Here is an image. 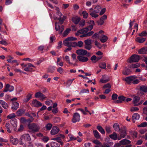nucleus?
Listing matches in <instances>:
<instances>
[{
	"label": "nucleus",
	"mask_w": 147,
	"mask_h": 147,
	"mask_svg": "<svg viewBox=\"0 0 147 147\" xmlns=\"http://www.w3.org/2000/svg\"><path fill=\"white\" fill-rule=\"evenodd\" d=\"M118 99H119L121 101H122V102L123 101L125 100V97L123 96H120L118 97Z\"/></svg>",
	"instance_id": "55"
},
{
	"label": "nucleus",
	"mask_w": 147,
	"mask_h": 147,
	"mask_svg": "<svg viewBox=\"0 0 147 147\" xmlns=\"http://www.w3.org/2000/svg\"><path fill=\"white\" fill-rule=\"evenodd\" d=\"M0 104L5 109H6L8 108V106L7 104L3 100H0Z\"/></svg>",
	"instance_id": "32"
},
{
	"label": "nucleus",
	"mask_w": 147,
	"mask_h": 147,
	"mask_svg": "<svg viewBox=\"0 0 147 147\" xmlns=\"http://www.w3.org/2000/svg\"><path fill=\"white\" fill-rule=\"evenodd\" d=\"M10 141L13 144H17L18 143V140L16 138H14L11 136L10 138Z\"/></svg>",
	"instance_id": "20"
},
{
	"label": "nucleus",
	"mask_w": 147,
	"mask_h": 147,
	"mask_svg": "<svg viewBox=\"0 0 147 147\" xmlns=\"http://www.w3.org/2000/svg\"><path fill=\"white\" fill-rule=\"evenodd\" d=\"M32 104L33 106L37 107L42 106V103L36 99L33 100L32 102Z\"/></svg>",
	"instance_id": "15"
},
{
	"label": "nucleus",
	"mask_w": 147,
	"mask_h": 147,
	"mask_svg": "<svg viewBox=\"0 0 147 147\" xmlns=\"http://www.w3.org/2000/svg\"><path fill=\"white\" fill-rule=\"evenodd\" d=\"M65 59L66 62L68 63L69 64H72V63L70 62L69 57L68 56H65Z\"/></svg>",
	"instance_id": "61"
},
{
	"label": "nucleus",
	"mask_w": 147,
	"mask_h": 147,
	"mask_svg": "<svg viewBox=\"0 0 147 147\" xmlns=\"http://www.w3.org/2000/svg\"><path fill=\"white\" fill-rule=\"evenodd\" d=\"M80 120V116L79 114L77 113H74L73 114V117L71 120L72 122L73 123H75L79 121Z\"/></svg>",
	"instance_id": "9"
},
{
	"label": "nucleus",
	"mask_w": 147,
	"mask_h": 147,
	"mask_svg": "<svg viewBox=\"0 0 147 147\" xmlns=\"http://www.w3.org/2000/svg\"><path fill=\"white\" fill-rule=\"evenodd\" d=\"M20 144H23L25 141H29L31 140L30 135L28 134H25L23 135L20 138Z\"/></svg>",
	"instance_id": "6"
},
{
	"label": "nucleus",
	"mask_w": 147,
	"mask_h": 147,
	"mask_svg": "<svg viewBox=\"0 0 147 147\" xmlns=\"http://www.w3.org/2000/svg\"><path fill=\"white\" fill-rule=\"evenodd\" d=\"M35 67L34 66L30 63L25 64L24 65V67H25L24 69V70L26 71H31L32 69V68L31 67Z\"/></svg>",
	"instance_id": "14"
},
{
	"label": "nucleus",
	"mask_w": 147,
	"mask_h": 147,
	"mask_svg": "<svg viewBox=\"0 0 147 147\" xmlns=\"http://www.w3.org/2000/svg\"><path fill=\"white\" fill-rule=\"evenodd\" d=\"M122 145H125L131 143V142L126 139H124L120 141Z\"/></svg>",
	"instance_id": "29"
},
{
	"label": "nucleus",
	"mask_w": 147,
	"mask_h": 147,
	"mask_svg": "<svg viewBox=\"0 0 147 147\" xmlns=\"http://www.w3.org/2000/svg\"><path fill=\"white\" fill-rule=\"evenodd\" d=\"M32 94L30 93L28 94L26 96V100L25 101L26 102H28L31 98Z\"/></svg>",
	"instance_id": "54"
},
{
	"label": "nucleus",
	"mask_w": 147,
	"mask_h": 147,
	"mask_svg": "<svg viewBox=\"0 0 147 147\" xmlns=\"http://www.w3.org/2000/svg\"><path fill=\"white\" fill-rule=\"evenodd\" d=\"M57 16V19H59L61 18L62 14L59 11H58L56 13Z\"/></svg>",
	"instance_id": "46"
},
{
	"label": "nucleus",
	"mask_w": 147,
	"mask_h": 147,
	"mask_svg": "<svg viewBox=\"0 0 147 147\" xmlns=\"http://www.w3.org/2000/svg\"><path fill=\"white\" fill-rule=\"evenodd\" d=\"M76 53L78 55V56H85L87 55L88 57L90 56V53L88 52V51L84 49H80L77 50L76 51Z\"/></svg>",
	"instance_id": "5"
},
{
	"label": "nucleus",
	"mask_w": 147,
	"mask_h": 147,
	"mask_svg": "<svg viewBox=\"0 0 147 147\" xmlns=\"http://www.w3.org/2000/svg\"><path fill=\"white\" fill-rule=\"evenodd\" d=\"M113 127L115 131L117 132H119L121 129V127H120L119 125L117 123L114 124L113 125Z\"/></svg>",
	"instance_id": "19"
},
{
	"label": "nucleus",
	"mask_w": 147,
	"mask_h": 147,
	"mask_svg": "<svg viewBox=\"0 0 147 147\" xmlns=\"http://www.w3.org/2000/svg\"><path fill=\"white\" fill-rule=\"evenodd\" d=\"M77 39L76 38L73 37H68L63 41V45L68 47H75L76 45L75 42H69L70 40H76Z\"/></svg>",
	"instance_id": "1"
},
{
	"label": "nucleus",
	"mask_w": 147,
	"mask_h": 147,
	"mask_svg": "<svg viewBox=\"0 0 147 147\" xmlns=\"http://www.w3.org/2000/svg\"><path fill=\"white\" fill-rule=\"evenodd\" d=\"M139 108L137 107H132L130 109V111L131 112L139 110Z\"/></svg>",
	"instance_id": "62"
},
{
	"label": "nucleus",
	"mask_w": 147,
	"mask_h": 147,
	"mask_svg": "<svg viewBox=\"0 0 147 147\" xmlns=\"http://www.w3.org/2000/svg\"><path fill=\"white\" fill-rule=\"evenodd\" d=\"M105 129L106 131L109 133L111 132V127L109 126H107L105 127Z\"/></svg>",
	"instance_id": "51"
},
{
	"label": "nucleus",
	"mask_w": 147,
	"mask_h": 147,
	"mask_svg": "<svg viewBox=\"0 0 147 147\" xmlns=\"http://www.w3.org/2000/svg\"><path fill=\"white\" fill-rule=\"evenodd\" d=\"M99 66L101 68L105 69L106 67V65L105 63L102 62L99 64Z\"/></svg>",
	"instance_id": "41"
},
{
	"label": "nucleus",
	"mask_w": 147,
	"mask_h": 147,
	"mask_svg": "<svg viewBox=\"0 0 147 147\" xmlns=\"http://www.w3.org/2000/svg\"><path fill=\"white\" fill-rule=\"evenodd\" d=\"M51 147H59L60 145L57 142H52L51 143Z\"/></svg>",
	"instance_id": "39"
},
{
	"label": "nucleus",
	"mask_w": 147,
	"mask_h": 147,
	"mask_svg": "<svg viewBox=\"0 0 147 147\" xmlns=\"http://www.w3.org/2000/svg\"><path fill=\"white\" fill-rule=\"evenodd\" d=\"M100 35L98 33H95L92 36V38H99L100 37Z\"/></svg>",
	"instance_id": "49"
},
{
	"label": "nucleus",
	"mask_w": 147,
	"mask_h": 147,
	"mask_svg": "<svg viewBox=\"0 0 147 147\" xmlns=\"http://www.w3.org/2000/svg\"><path fill=\"white\" fill-rule=\"evenodd\" d=\"M144 113L147 115V107H144L143 109Z\"/></svg>",
	"instance_id": "64"
},
{
	"label": "nucleus",
	"mask_w": 147,
	"mask_h": 147,
	"mask_svg": "<svg viewBox=\"0 0 147 147\" xmlns=\"http://www.w3.org/2000/svg\"><path fill=\"white\" fill-rule=\"evenodd\" d=\"M66 18V16H64L63 17V18H61L59 19H58V20H59V22L58 23V24H63V23L64 20Z\"/></svg>",
	"instance_id": "38"
},
{
	"label": "nucleus",
	"mask_w": 147,
	"mask_h": 147,
	"mask_svg": "<svg viewBox=\"0 0 147 147\" xmlns=\"http://www.w3.org/2000/svg\"><path fill=\"white\" fill-rule=\"evenodd\" d=\"M137 78V76H133L126 77L124 79V80L129 84H130L131 82L134 84H137L140 82L138 80H136Z\"/></svg>",
	"instance_id": "2"
},
{
	"label": "nucleus",
	"mask_w": 147,
	"mask_h": 147,
	"mask_svg": "<svg viewBox=\"0 0 147 147\" xmlns=\"http://www.w3.org/2000/svg\"><path fill=\"white\" fill-rule=\"evenodd\" d=\"M107 16L106 15H104L101 17L100 20L97 21L96 23L98 25H102L104 23V21L107 19Z\"/></svg>",
	"instance_id": "12"
},
{
	"label": "nucleus",
	"mask_w": 147,
	"mask_h": 147,
	"mask_svg": "<svg viewBox=\"0 0 147 147\" xmlns=\"http://www.w3.org/2000/svg\"><path fill=\"white\" fill-rule=\"evenodd\" d=\"M98 11H96L95 10L92 11H90V15L93 17L96 18L98 17V15L96 14V13H98Z\"/></svg>",
	"instance_id": "28"
},
{
	"label": "nucleus",
	"mask_w": 147,
	"mask_h": 147,
	"mask_svg": "<svg viewBox=\"0 0 147 147\" xmlns=\"http://www.w3.org/2000/svg\"><path fill=\"white\" fill-rule=\"evenodd\" d=\"M16 116L15 114L14 113H13L8 115L7 118L8 119H11L15 117Z\"/></svg>",
	"instance_id": "48"
},
{
	"label": "nucleus",
	"mask_w": 147,
	"mask_h": 147,
	"mask_svg": "<svg viewBox=\"0 0 147 147\" xmlns=\"http://www.w3.org/2000/svg\"><path fill=\"white\" fill-rule=\"evenodd\" d=\"M89 29L88 27L80 29L77 32L76 34L77 36H78L80 34H86L88 31Z\"/></svg>",
	"instance_id": "13"
},
{
	"label": "nucleus",
	"mask_w": 147,
	"mask_h": 147,
	"mask_svg": "<svg viewBox=\"0 0 147 147\" xmlns=\"http://www.w3.org/2000/svg\"><path fill=\"white\" fill-rule=\"evenodd\" d=\"M131 71L130 69L125 67V69L122 72V73L124 75L127 76L130 74Z\"/></svg>",
	"instance_id": "24"
},
{
	"label": "nucleus",
	"mask_w": 147,
	"mask_h": 147,
	"mask_svg": "<svg viewBox=\"0 0 147 147\" xmlns=\"http://www.w3.org/2000/svg\"><path fill=\"white\" fill-rule=\"evenodd\" d=\"M146 40L145 38H140L139 37L136 39V41L140 43H142L144 42Z\"/></svg>",
	"instance_id": "35"
},
{
	"label": "nucleus",
	"mask_w": 147,
	"mask_h": 147,
	"mask_svg": "<svg viewBox=\"0 0 147 147\" xmlns=\"http://www.w3.org/2000/svg\"><path fill=\"white\" fill-rule=\"evenodd\" d=\"M85 24V21L84 20H82L79 23V27H82L84 26Z\"/></svg>",
	"instance_id": "56"
},
{
	"label": "nucleus",
	"mask_w": 147,
	"mask_h": 147,
	"mask_svg": "<svg viewBox=\"0 0 147 147\" xmlns=\"http://www.w3.org/2000/svg\"><path fill=\"white\" fill-rule=\"evenodd\" d=\"M147 35V33L146 31H142L141 33L139 34V35L141 36H146Z\"/></svg>",
	"instance_id": "53"
},
{
	"label": "nucleus",
	"mask_w": 147,
	"mask_h": 147,
	"mask_svg": "<svg viewBox=\"0 0 147 147\" xmlns=\"http://www.w3.org/2000/svg\"><path fill=\"white\" fill-rule=\"evenodd\" d=\"M108 37L106 36L103 34H101L99 38L100 40L102 42L104 43L107 40Z\"/></svg>",
	"instance_id": "18"
},
{
	"label": "nucleus",
	"mask_w": 147,
	"mask_h": 147,
	"mask_svg": "<svg viewBox=\"0 0 147 147\" xmlns=\"http://www.w3.org/2000/svg\"><path fill=\"white\" fill-rule=\"evenodd\" d=\"M55 29L57 31H59V33L61 34L64 29V26L63 25H60L57 22L55 23Z\"/></svg>",
	"instance_id": "10"
},
{
	"label": "nucleus",
	"mask_w": 147,
	"mask_h": 147,
	"mask_svg": "<svg viewBox=\"0 0 147 147\" xmlns=\"http://www.w3.org/2000/svg\"><path fill=\"white\" fill-rule=\"evenodd\" d=\"M70 28H67L63 32V36H66L71 31Z\"/></svg>",
	"instance_id": "42"
},
{
	"label": "nucleus",
	"mask_w": 147,
	"mask_h": 147,
	"mask_svg": "<svg viewBox=\"0 0 147 147\" xmlns=\"http://www.w3.org/2000/svg\"><path fill=\"white\" fill-rule=\"evenodd\" d=\"M82 14L83 18H87L88 16V13L86 11H83L82 12Z\"/></svg>",
	"instance_id": "47"
},
{
	"label": "nucleus",
	"mask_w": 147,
	"mask_h": 147,
	"mask_svg": "<svg viewBox=\"0 0 147 147\" xmlns=\"http://www.w3.org/2000/svg\"><path fill=\"white\" fill-rule=\"evenodd\" d=\"M62 45V41H60L58 42V46L57 47V48L58 49H59L61 48Z\"/></svg>",
	"instance_id": "63"
},
{
	"label": "nucleus",
	"mask_w": 147,
	"mask_h": 147,
	"mask_svg": "<svg viewBox=\"0 0 147 147\" xmlns=\"http://www.w3.org/2000/svg\"><path fill=\"white\" fill-rule=\"evenodd\" d=\"M25 111L23 109H20L16 113L17 115L18 116H22L24 113Z\"/></svg>",
	"instance_id": "34"
},
{
	"label": "nucleus",
	"mask_w": 147,
	"mask_h": 147,
	"mask_svg": "<svg viewBox=\"0 0 147 147\" xmlns=\"http://www.w3.org/2000/svg\"><path fill=\"white\" fill-rule=\"evenodd\" d=\"M109 137L114 140H117L118 139L117 134L115 132H113L112 134L110 135Z\"/></svg>",
	"instance_id": "30"
},
{
	"label": "nucleus",
	"mask_w": 147,
	"mask_h": 147,
	"mask_svg": "<svg viewBox=\"0 0 147 147\" xmlns=\"http://www.w3.org/2000/svg\"><path fill=\"white\" fill-rule=\"evenodd\" d=\"M52 127V125L51 123L47 124L46 126V127L47 129L48 130H50Z\"/></svg>",
	"instance_id": "50"
},
{
	"label": "nucleus",
	"mask_w": 147,
	"mask_h": 147,
	"mask_svg": "<svg viewBox=\"0 0 147 147\" xmlns=\"http://www.w3.org/2000/svg\"><path fill=\"white\" fill-rule=\"evenodd\" d=\"M92 142L100 146L101 145V143L99 141L97 140H94Z\"/></svg>",
	"instance_id": "52"
},
{
	"label": "nucleus",
	"mask_w": 147,
	"mask_h": 147,
	"mask_svg": "<svg viewBox=\"0 0 147 147\" xmlns=\"http://www.w3.org/2000/svg\"><path fill=\"white\" fill-rule=\"evenodd\" d=\"M117 97L118 95L117 94H113L112 96V99L113 100H115L117 98Z\"/></svg>",
	"instance_id": "57"
},
{
	"label": "nucleus",
	"mask_w": 147,
	"mask_h": 147,
	"mask_svg": "<svg viewBox=\"0 0 147 147\" xmlns=\"http://www.w3.org/2000/svg\"><path fill=\"white\" fill-rule=\"evenodd\" d=\"M54 68V67H52L49 68L48 69V71L51 73H53L55 70Z\"/></svg>",
	"instance_id": "58"
},
{
	"label": "nucleus",
	"mask_w": 147,
	"mask_h": 147,
	"mask_svg": "<svg viewBox=\"0 0 147 147\" xmlns=\"http://www.w3.org/2000/svg\"><path fill=\"white\" fill-rule=\"evenodd\" d=\"M139 89L140 91L143 92H147V87L146 86L142 85L140 87Z\"/></svg>",
	"instance_id": "33"
},
{
	"label": "nucleus",
	"mask_w": 147,
	"mask_h": 147,
	"mask_svg": "<svg viewBox=\"0 0 147 147\" xmlns=\"http://www.w3.org/2000/svg\"><path fill=\"white\" fill-rule=\"evenodd\" d=\"M60 118L59 117H56L54 118L53 121L55 123H57L60 122Z\"/></svg>",
	"instance_id": "60"
},
{
	"label": "nucleus",
	"mask_w": 147,
	"mask_h": 147,
	"mask_svg": "<svg viewBox=\"0 0 147 147\" xmlns=\"http://www.w3.org/2000/svg\"><path fill=\"white\" fill-rule=\"evenodd\" d=\"M140 98L138 96H136L134 98V100L133 101V102L134 106H138V102L140 100Z\"/></svg>",
	"instance_id": "23"
},
{
	"label": "nucleus",
	"mask_w": 147,
	"mask_h": 147,
	"mask_svg": "<svg viewBox=\"0 0 147 147\" xmlns=\"http://www.w3.org/2000/svg\"><path fill=\"white\" fill-rule=\"evenodd\" d=\"M28 127L30 131L33 133L38 132L40 129L38 124L34 123L29 124Z\"/></svg>",
	"instance_id": "3"
},
{
	"label": "nucleus",
	"mask_w": 147,
	"mask_h": 147,
	"mask_svg": "<svg viewBox=\"0 0 147 147\" xmlns=\"http://www.w3.org/2000/svg\"><path fill=\"white\" fill-rule=\"evenodd\" d=\"M59 131V128L57 127H53L51 131V133L52 135L57 134Z\"/></svg>",
	"instance_id": "17"
},
{
	"label": "nucleus",
	"mask_w": 147,
	"mask_h": 147,
	"mask_svg": "<svg viewBox=\"0 0 147 147\" xmlns=\"http://www.w3.org/2000/svg\"><path fill=\"white\" fill-rule=\"evenodd\" d=\"M35 97L36 98H40V100H44L47 98V97L40 92H36L35 94Z\"/></svg>",
	"instance_id": "11"
},
{
	"label": "nucleus",
	"mask_w": 147,
	"mask_h": 147,
	"mask_svg": "<svg viewBox=\"0 0 147 147\" xmlns=\"http://www.w3.org/2000/svg\"><path fill=\"white\" fill-rule=\"evenodd\" d=\"M140 117V115L137 113H135L133 114L132 116V120L133 123H135V120L138 119Z\"/></svg>",
	"instance_id": "22"
},
{
	"label": "nucleus",
	"mask_w": 147,
	"mask_h": 147,
	"mask_svg": "<svg viewBox=\"0 0 147 147\" xmlns=\"http://www.w3.org/2000/svg\"><path fill=\"white\" fill-rule=\"evenodd\" d=\"M93 133L94 136L97 139H99L100 138V135L97 130H95L94 131Z\"/></svg>",
	"instance_id": "36"
},
{
	"label": "nucleus",
	"mask_w": 147,
	"mask_h": 147,
	"mask_svg": "<svg viewBox=\"0 0 147 147\" xmlns=\"http://www.w3.org/2000/svg\"><path fill=\"white\" fill-rule=\"evenodd\" d=\"M84 48L88 50H90L92 47L91 40L90 39L86 40L84 41Z\"/></svg>",
	"instance_id": "7"
},
{
	"label": "nucleus",
	"mask_w": 147,
	"mask_h": 147,
	"mask_svg": "<svg viewBox=\"0 0 147 147\" xmlns=\"http://www.w3.org/2000/svg\"><path fill=\"white\" fill-rule=\"evenodd\" d=\"M5 128L7 129V131L9 133L11 132V126L9 123H6L5 124Z\"/></svg>",
	"instance_id": "31"
},
{
	"label": "nucleus",
	"mask_w": 147,
	"mask_h": 147,
	"mask_svg": "<svg viewBox=\"0 0 147 147\" xmlns=\"http://www.w3.org/2000/svg\"><path fill=\"white\" fill-rule=\"evenodd\" d=\"M97 128L102 134H105V131L101 126L99 125L97 126Z\"/></svg>",
	"instance_id": "37"
},
{
	"label": "nucleus",
	"mask_w": 147,
	"mask_h": 147,
	"mask_svg": "<svg viewBox=\"0 0 147 147\" xmlns=\"http://www.w3.org/2000/svg\"><path fill=\"white\" fill-rule=\"evenodd\" d=\"M84 56H78L77 58L80 61L85 62L87 61L88 60V59L87 57Z\"/></svg>",
	"instance_id": "16"
},
{
	"label": "nucleus",
	"mask_w": 147,
	"mask_h": 147,
	"mask_svg": "<svg viewBox=\"0 0 147 147\" xmlns=\"http://www.w3.org/2000/svg\"><path fill=\"white\" fill-rule=\"evenodd\" d=\"M140 58L139 56L135 54L133 55L128 59L127 62L129 63L138 62Z\"/></svg>",
	"instance_id": "4"
},
{
	"label": "nucleus",
	"mask_w": 147,
	"mask_h": 147,
	"mask_svg": "<svg viewBox=\"0 0 147 147\" xmlns=\"http://www.w3.org/2000/svg\"><path fill=\"white\" fill-rule=\"evenodd\" d=\"M19 104L16 102H13V105L11 107L12 109L14 110H16L19 107Z\"/></svg>",
	"instance_id": "25"
},
{
	"label": "nucleus",
	"mask_w": 147,
	"mask_h": 147,
	"mask_svg": "<svg viewBox=\"0 0 147 147\" xmlns=\"http://www.w3.org/2000/svg\"><path fill=\"white\" fill-rule=\"evenodd\" d=\"M80 20V18L78 17H74L72 18V22L76 24H78Z\"/></svg>",
	"instance_id": "21"
},
{
	"label": "nucleus",
	"mask_w": 147,
	"mask_h": 147,
	"mask_svg": "<svg viewBox=\"0 0 147 147\" xmlns=\"http://www.w3.org/2000/svg\"><path fill=\"white\" fill-rule=\"evenodd\" d=\"M87 23L88 24L90 25L88 27L90 30H91L93 28V26L94 25V21L92 20H90L88 21L87 22Z\"/></svg>",
	"instance_id": "26"
},
{
	"label": "nucleus",
	"mask_w": 147,
	"mask_h": 147,
	"mask_svg": "<svg viewBox=\"0 0 147 147\" xmlns=\"http://www.w3.org/2000/svg\"><path fill=\"white\" fill-rule=\"evenodd\" d=\"M44 48V46H40L38 47V49L41 51V53H43V50Z\"/></svg>",
	"instance_id": "59"
},
{
	"label": "nucleus",
	"mask_w": 147,
	"mask_h": 147,
	"mask_svg": "<svg viewBox=\"0 0 147 147\" xmlns=\"http://www.w3.org/2000/svg\"><path fill=\"white\" fill-rule=\"evenodd\" d=\"M140 65L138 63L133 64L130 65L129 67L130 68H136L139 67Z\"/></svg>",
	"instance_id": "40"
},
{
	"label": "nucleus",
	"mask_w": 147,
	"mask_h": 147,
	"mask_svg": "<svg viewBox=\"0 0 147 147\" xmlns=\"http://www.w3.org/2000/svg\"><path fill=\"white\" fill-rule=\"evenodd\" d=\"M127 129L125 127L123 126L121 127V129L120 131V136L122 138H124L127 135Z\"/></svg>",
	"instance_id": "8"
},
{
	"label": "nucleus",
	"mask_w": 147,
	"mask_h": 147,
	"mask_svg": "<svg viewBox=\"0 0 147 147\" xmlns=\"http://www.w3.org/2000/svg\"><path fill=\"white\" fill-rule=\"evenodd\" d=\"M138 53L140 54H146L147 53V47H144L138 51Z\"/></svg>",
	"instance_id": "27"
},
{
	"label": "nucleus",
	"mask_w": 147,
	"mask_h": 147,
	"mask_svg": "<svg viewBox=\"0 0 147 147\" xmlns=\"http://www.w3.org/2000/svg\"><path fill=\"white\" fill-rule=\"evenodd\" d=\"M138 127H145L147 126V123L144 122L142 123L140 125H138Z\"/></svg>",
	"instance_id": "45"
},
{
	"label": "nucleus",
	"mask_w": 147,
	"mask_h": 147,
	"mask_svg": "<svg viewBox=\"0 0 147 147\" xmlns=\"http://www.w3.org/2000/svg\"><path fill=\"white\" fill-rule=\"evenodd\" d=\"M76 45H75V47L76 46H78L79 47H81L83 46V43L82 41H78V43L75 42Z\"/></svg>",
	"instance_id": "43"
},
{
	"label": "nucleus",
	"mask_w": 147,
	"mask_h": 147,
	"mask_svg": "<svg viewBox=\"0 0 147 147\" xmlns=\"http://www.w3.org/2000/svg\"><path fill=\"white\" fill-rule=\"evenodd\" d=\"M74 78L72 79H69L67 80V81L66 82V84L68 86H70L72 83L73 81L74 80Z\"/></svg>",
	"instance_id": "44"
}]
</instances>
